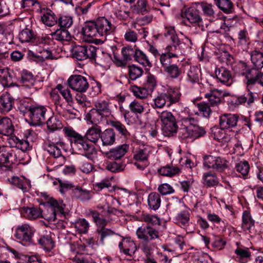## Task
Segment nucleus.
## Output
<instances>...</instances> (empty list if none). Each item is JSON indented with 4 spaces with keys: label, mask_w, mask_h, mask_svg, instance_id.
Segmentation results:
<instances>
[{
    "label": "nucleus",
    "mask_w": 263,
    "mask_h": 263,
    "mask_svg": "<svg viewBox=\"0 0 263 263\" xmlns=\"http://www.w3.org/2000/svg\"><path fill=\"white\" fill-rule=\"evenodd\" d=\"M239 116L236 114L224 113L219 117V126L222 129L231 130L237 126Z\"/></svg>",
    "instance_id": "obj_16"
},
{
    "label": "nucleus",
    "mask_w": 263,
    "mask_h": 263,
    "mask_svg": "<svg viewBox=\"0 0 263 263\" xmlns=\"http://www.w3.org/2000/svg\"><path fill=\"white\" fill-rule=\"evenodd\" d=\"M109 125L118 133L120 137L127 139L130 138V133L124 124L119 121L110 120Z\"/></svg>",
    "instance_id": "obj_34"
},
{
    "label": "nucleus",
    "mask_w": 263,
    "mask_h": 263,
    "mask_svg": "<svg viewBox=\"0 0 263 263\" xmlns=\"http://www.w3.org/2000/svg\"><path fill=\"white\" fill-rule=\"evenodd\" d=\"M67 82L72 89L79 92H86L89 86L87 78L79 74L71 76Z\"/></svg>",
    "instance_id": "obj_13"
},
{
    "label": "nucleus",
    "mask_w": 263,
    "mask_h": 263,
    "mask_svg": "<svg viewBox=\"0 0 263 263\" xmlns=\"http://www.w3.org/2000/svg\"><path fill=\"white\" fill-rule=\"evenodd\" d=\"M198 7L195 4L185 9L184 11H182L181 16L183 18H186L191 24H199L202 21V18L200 15L199 11L197 9Z\"/></svg>",
    "instance_id": "obj_23"
},
{
    "label": "nucleus",
    "mask_w": 263,
    "mask_h": 263,
    "mask_svg": "<svg viewBox=\"0 0 263 263\" xmlns=\"http://www.w3.org/2000/svg\"><path fill=\"white\" fill-rule=\"evenodd\" d=\"M104 118L105 117L93 107L85 116L86 120L89 121L93 125H98Z\"/></svg>",
    "instance_id": "obj_45"
},
{
    "label": "nucleus",
    "mask_w": 263,
    "mask_h": 263,
    "mask_svg": "<svg viewBox=\"0 0 263 263\" xmlns=\"http://www.w3.org/2000/svg\"><path fill=\"white\" fill-rule=\"evenodd\" d=\"M205 98L208 99L212 106L219 105L221 102L222 91L214 89L205 94Z\"/></svg>",
    "instance_id": "obj_41"
},
{
    "label": "nucleus",
    "mask_w": 263,
    "mask_h": 263,
    "mask_svg": "<svg viewBox=\"0 0 263 263\" xmlns=\"http://www.w3.org/2000/svg\"><path fill=\"white\" fill-rule=\"evenodd\" d=\"M14 127L11 120L6 117L0 118V135L7 137V142L10 147H16L23 152L30 151L32 147L33 138L35 133L32 130H28L26 139H20L13 135Z\"/></svg>",
    "instance_id": "obj_1"
},
{
    "label": "nucleus",
    "mask_w": 263,
    "mask_h": 263,
    "mask_svg": "<svg viewBox=\"0 0 263 263\" xmlns=\"http://www.w3.org/2000/svg\"><path fill=\"white\" fill-rule=\"evenodd\" d=\"M201 76V71L197 66H190L186 73L185 80L191 84H199Z\"/></svg>",
    "instance_id": "obj_33"
},
{
    "label": "nucleus",
    "mask_w": 263,
    "mask_h": 263,
    "mask_svg": "<svg viewBox=\"0 0 263 263\" xmlns=\"http://www.w3.org/2000/svg\"><path fill=\"white\" fill-rule=\"evenodd\" d=\"M48 203L49 208L48 211L51 212L49 216L46 218L50 221H55L57 216H62L64 213L65 205L62 201H58L54 199L49 200Z\"/></svg>",
    "instance_id": "obj_20"
},
{
    "label": "nucleus",
    "mask_w": 263,
    "mask_h": 263,
    "mask_svg": "<svg viewBox=\"0 0 263 263\" xmlns=\"http://www.w3.org/2000/svg\"><path fill=\"white\" fill-rule=\"evenodd\" d=\"M232 70L235 75L243 78V82L249 87L250 84L253 83L254 80L253 78L256 76V69L251 67L247 63L239 61L236 63L232 67Z\"/></svg>",
    "instance_id": "obj_4"
},
{
    "label": "nucleus",
    "mask_w": 263,
    "mask_h": 263,
    "mask_svg": "<svg viewBox=\"0 0 263 263\" xmlns=\"http://www.w3.org/2000/svg\"><path fill=\"white\" fill-rule=\"evenodd\" d=\"M53 40L63 42H69L71 40V35L70 32L65 28L58 29L54 32L51 33Z\"/></svg>",
    "instance_id": "obj_42"
},
{
    "label": "nucleus",
    "mask_w": 263,
    "mask_h": 263,
    "mask_svg": "<svg viewBox=\"0 0 263 263\" xmlns=\"http://www.w3.org/2000/svg\"><path fill=\"white\" fill-rule=\"evenodd\" d=\"M203 183L208 187H212L218 185L219 183L218 178L216 175L211 172H206L203 174L202 176Z\"/></svg>",
    "instance_id": "obj_55"
},
{
    "label": "nucleus",
    "mask_w": 263,
    "mask_h": 263,
    "mask_svg": "<svg viewBox=\"0 0 263 263\" xmlns=\"http://www.w3.org/2000/svg\"><path fill=\"white\" fill-rule=\"evenodd\" d=\"M129 90L135 97L142 100L146 99L151 94L143 85L141 86L132 85Z\"/></svg>",
    "instance_id": "obj_48"
},
{
    "label": "nucleus",
    "mask_w": 263,
    "mask_h": 263,
    "mask_svg": "<svg viewBox=\"0 0 263 263\" xmlns=\"http://www.w3.org/2000/svg\"><path fill=\"white\" fill-rule=\"evenodd\" d=\"M95 192L83 186L76 185L70 193L72 199L82 202H88L92 199Z\"/></svg>",
    "instance_id": "obj_17"
},
{
    "label": "nucleus",
    "mask_w": 263,
    "mask_h": 263,
    "mask_svg": "<svg viewBox=\"0 0 263 263\" xmlns=\"http://www.w3.org/2000/svg\"><path fill=\"white\" fill-rule=\"evenodd\" d=\"M119 248L121 252L129 256H132L137 251L136 245L130 237L123 238L119 243Z\"/></svg>",
    "instance_id": "obj_27"
},
{
    "label": "nucleus",
    "mask_w": 263,
    "mask_h": 263,
    "mask_svg": "<svg viewBox=\"0 0 263 263\" xmlns=\"http://www.w3.org/2000/svg\"><path fill=\"white\" fill-rule=\"evenodd\" d=\"M191 48L187 47L186 45H168L165 48L166 52L161 54L159 60H165L168 59L172 60V58H178Z\"/></svg>",
    "instance_id": "obj_14"
},
{
    "label": "nucleus",
    "mask_w": 263,
    "mask_h": 263,
    "mask_svg": "<svg viewBox=\"0 0 263 263\" xmlns=\"http://www.w3.org/2000/svg\"><path fill=\"white\" fill-rule=\"evenodd\" d=\"M250 37L246 29L240 30L238 33V45L246 48L250 44Z\"/></svg>",
    "instance_id": "obj_60"
},
{
    "label": "nucleus",
    "mask_w": 263,
    "mask_h": 263,
    "mask_svg": "<svg viewBox=\"0 0 263 263\" xmlns=\"http://www.w3.org/2000/svg\"><path fill=\"white\" fill-rule=\"evenodd\" d=\"M208 220L213 223L214 224H217L222 230L226 229L228 226V222L225 219H222L218 215L214 213L209 212L207 213Z\"/></svg>",
    "instance_id": "obj_53"
},
{
    "label": "nucleus",
    "mask_w": 263,
    "mask_h": 263,
    "mask_svg": "<svg viewBox=\"0 0 263 263\" xmlns=\"http://www.w3.org/2000/svg\"><path fill=\"white\" fill-rule=\"evenodd\" d=\"M246 85V90L243 93L233 96L229 101V104L236 107L240 105H245L251 106L257 99V94L252 91L255 86L250 88Z\"/></svg>",
    "instance_id": "obj_5"
},
{
    "label": "nucleus",
    "mask_w": 263,
    "mask_h": 263,
    "mask_svg": "<svg viewBox=\"0 0 263 263\" xmlns=\"http://www.w3.org/2000/svg\"><path fill=\"white\" fill-rule=\"evenodd\" d=\"M186 112H188L187 110L184 109L179 114L182 126L179 133L180 136L182 139H196L204 136L206 134L205 129L197 125V119L192 117L190 114L186 115Z\"/></svg>",
    "instance_id": "obj_2"
},
{
    "label": "nucleus",
    "mask_w": 263,
    "mask_h": 263,
    "mask_svg": "<svg viewBox=\"0 0 263 263\" xmlns=\"http://www.w3.org/2000/svg\"><path fill=\"white\" fill-rule=\"evenodd\" d=\"M21 81L24 85L31 87L34 85L35 78L31 72L27 70H23L21 72Z\"/></svg>",
    "instance_id": "obj_59"
},
{
    "label": "nucleus",
    "mask_w": 263,
    "mask_h": 263,
    "mask_svg": "<svg viewBox=\"0 0 263 263\" xmlns=\"http://www.w3.org/2000/svg\"><path fill=\"white\" fill-rule=\"evenodd\" d=\"M47 111L46 106L34 104L28 116L31 123L34 126L44 123L46 120Z\"/></svg>",
    "instance_id": "obj_12"
},
{
    "label": "nucleus",
    "mask_w": 263,
    "mask_h": 263,
    "mask_svg": "<svg viewBox=\"0 0 263 263\" xmlns=\"http://www.w3.org/2000/svg\"><path fill=\"white\" fill-rule=\"evenodd\" d=\"M235 168L237 172L242 175L244 179H246L250 170V165L247 161H240L236 164Z\"/></svg>",
    "instance_id": "obj_63"
},
{
    "label": "nucleus",
    "mask_w": 263,
    "mask_h": 263,
    "mask_svg": "<svg viewBox=\"0 0 263 263\" xmlns=\"http://www.w3.org/2000/svg\"><path fill=\"white\" fill-rule=\"evenodd\" d=\"M167 102V96L165 92L159 93L153 99V102L151 104L152 107L154 109H161L163 108Z\"/></svg>",
    "instance_id": "obj_54"
},
{
    "label": "nucleus",
    "mask_w": 263,
    "mask_h": 263,
    "mask_svg": "<svg viewBox=\"0 0 263 263\" xmlns=\"http://www.w3.org/2000/svg\"><path fill=\"white\" fill-rule=\"evenodd\" d=\"M215 4L220 10L226 14L234 11V6L231 0H215Z\"/></svg>",
    "instance_id": "obj_47"
},
{
    "label": "nucleus",
    "mask_w": 263,
    "mask_h": 263,
    "mask_svg": "<svg viewBox=\"0 0 263 263\" xmlns=\"http://www.w3.org/2000/svg\"><path fill=\"white\" fill-rule=\"evenodd\" d=\"M63 145V142L59 141L54 143L49 140L45 143L44 148L50 156H53L55 158H60L62 164L65 161V157L62 155V152L59 146L62 147Z\"/></svg>",
    "instance_id": "obj_21"
},
{
    "label": "nucleus",
    "mask_w": 263,
    "mask_h": 263,
    "mask_svg": "<svg viewBox=\"0 0 263 263\" xmlns=\"http://www.w3.org/2000/svg\"><path fill=\"white\" fill-rule=\"evenodd\" d=\"M142 85L152 93L157 86V77L149 72L148 73Z\"/></svg>",
    "instance_id": "obj_58"
},
{
    "label": "nucleus",
    "mask_w": 263,
    "mask_h": 263,
    "mask_svg": "<svg viewBox=\"0 0 263 263\" xmlns=\"http://www.w3.org/2000/svg\"><path fill=\"white\" fill-rule=\"evenodd\" d=\"M46 124L48 128L52 132L61 129L63 127L61 121L55 116L50 117L47 120Z\"/></svg>",
    "instance_id": "obj_62"
},
{
    "label": "nucleus",
    "mask_w": 263,
    "mask_h": 263,
    "mask_svg": "<svg viewBox=\"0 0 263 263\" xmlns=\"http://www.w3.org/2000/svg\"><path fill=\"white\" fill-rule=\"evenodd\" d=\"M158 172L160 175L163 176L173 177L178 175L180 172V170L177 166L166 165V166L160 167L158 170Z\"/></svg>",
    "instance_id": "obj_50"
},
{
    "label": "nucleus",
    "mask_w": 263,
    "mask_h": 263,
    "mask_svg": "<svg viewBox=\"0 0 263 263\" xmlns=\"http://www.w3.org/2000/svg\"><path fill=\"white\" fill-rule=\"evenodd\" d=\"M127 69L129 79L132 81H135L140 78L144 72L142 67L135 64L128 65Z\"/></svg>",
    "instance_id": "obj_51"
},
{
    "label": "nucleus",
    "mask_w": 263,
    "mask_h": 263,
    "mask_svg": "<svg viewBox=\"0 0 263 263\" xmlns=\"http://www.w3.org/2000/svg\"><path fill=\"white\" fill-rule=\"evenodd\" d=\"M101 141L103 146H109L116 142V134L114 128H108L101 132Z\"/></svg>",
    "instance_id": "obj_30"
},
{
    "label": "nucleus",
    "mask_w": 263,
    "mask_h": 263,
    "mask_svg": "<svg viewBox=\"0 0 263 263\" xmlns=\"http://www.w3.org/2000/svg\"><path fill=\"white\" fill-rule=\"evenodd\" d=\"M93 108L105 117H108L111 115L109 102L104 100H98L94 102Z\"/></svg>",
    "instance_id": "obj_38"
},
{
    "label": "nucleus",
    "mask_w": 263,
    "mask_h": 263,
    "mask_svg": "<svg viewBox=\"0 0 263 263\" xmlns=\"http://www.w3.org/2000/svg\"><path fill=\"white\" fill-rule=\"evenodd\" d=\"M161 203V196L158 193L154 192L148 195L147 204L149 209L156 211L160 208Z\"/></svg>",
    "instance_id": "obj_40"
},
{
    "label": "nucleus",
    "mask_w": 263,
    "mask_h": 263,
    "mask_svg": "<svg viewBox=\"0 0 263 263\" xmlns=\"http://www.w3.org/2000/svg\"><path fill=\"white\" fill-rule=\"evenodd\" d=\"M16 160L14 152L6 146H0V163L3 164L14 163Z\"/></svg>",
    "instance_id": "obj_28"
},
{
    "label": "nucleus",
    "mask_w": 263,
    "mask_h": 263,
    "mask_svg": "<svg viewBox=\"0 0 263 263\" xmlns=\"http://www.w3.org/2000/svg\"><path fill=\"white\" fill-rule=\"evenodd\" d=\"M37 242L41 247L46 252H50L55 246V242L50 235L41 236Z\"/></svg>",
    "instance_id": "obj_36"
},
{
    "label": "nucleus",
    "mask_w": 263,
    "mask_h": 263,
    "mask_svg": "<svg viewBox=\"0 0 263 263\" xmlns=\"http://www.w3.org/2000/svg\"><path fill=\"white\" fill-rule=\"evenodd\" d=\"M196 6H200L201 8L203 15L207 17L210 22L217 20L220 16V12H217L215 7L211 4L206 2L196 3Z\"/></svg>",
    "instance_id": "obj_22"
},
{
    "label": "nucleus",
    "mask_w": 263,
    "mask_h": 263,
    "mask_svg": "<svg viewBox=\"0 0 263 263\" xmlns=\"http://www.w3.org/2000/svg\"><path fill=\"white\" fill-rule=\"evenodd\" d=\"M22 215L28 219H35L41 217V209L37 207H23L21 210Z\"/></svg>",
    "instance_id": "obj_39"
},
{
    "label": "nucleus",
    "mask_w": 263,
    "mask_h": 263,
    "mask_svg": "<svg viewBox=\"0 0 263 263\" xmlns=\"http://www.w3.org/2000/svg\"><path fill=\"white\" fill-rule=\"evenodd\" d=\"M165 93L167 96V100L168 102L167 104V107H170L180 101L181 93L179 90L177 89H171Z\"/></svg>",
    "instance_id": "obj_56"
},
{
    "label": "nucleus",
    "mask_w": 263,
    "mask_h": 263,
    "mask_svg": "<svg viewBox=\"0 0 263 263\" xmlns=\"http://www.w3.org/2000/svg\"><path fill=\"white\" fill-rule=\"evenodd\" d=\"M241 229L243 231L254 237L257 234L255 229V220L253 219L249 211L245 210L242 215Z\"/></svg>",
    "instance_id": "obj_19"
},
{
    "label": "nucleus",
    "mask_w": 263,
    "mask_h": 263,
    "mask_svg": "<svg viewBox=\"0 0 263 263\" xmlns=\"http://www.w3.org/2000/svg\"><path fill=\"white\" fill-rule=\"evenodd\" d=\"M32 228L28 224L18 226L15 229L14 237L24 246H29L33 243Z\"/></svg>",
    "instance_id": "obj_9"
},
{
    "label": "nucleus",
    "mask_w": 263,
    "mask_h": 263,
    "mask_svg": "<svg viewBox=\"0 0 263 263\" xmlns=\"http://www.w3.org/2000/svg\"><path fill=\"white\" fill-rule=\"evenodd\" d=\"M136 234L138 238L141 240L159 239L161 236L158 230L151 225L143 224L138 227Z\"/></svg>",
    "instance_id": "obj_11"
},
{
    "label": "nucleus",
    "mask_w": 263,
    "mask_h": 263,
    "mask_svg": "<svg viewBox=\"0 0 263 263\" xmlns=\"http://www.w3.org/2000/svg\"><path fill=\"white\" fill-rule=\"evenodd\" d=\"M146 103L143 101L135 99L129 104L130 111L135 115L143 114L146 109Z\"/></svg>",
    "instance_id": "obj_43"
},
{
    "label": "nucleus",
    "mask_w": 263,
    "mask_h": 263,
    "mask_svg": "<svg viewBox=\"0 0 263 263\" xmlns=\"http://www.w3.org/2000/svg\"><path fill=\"white\" fill-rule=\"evenodd\" d=\"M215 74L217 80L221 83L227 86L231 84L230 81L232 80V74L231 71L227 68L223 66L216 67Z\"/></svg>",
    "instance_id": "obj_31"
},
{
    "label": "nucleus",
    "mask_w": 263,
    "mask_h": 263,
    "mask_svg": "<svg viewBox=\"0 0 263 263\" xmlns=\"http://www.w3.org/2000/svg\"><path fill=\"white\" fill-rule=\"evenodd\" d=\"M176 222L180 226H185L190 220V213L188 211L184 210L179 213L175 217Z\"/></svg>",
    "instance_id": "obj_61"
},
{
    "label": "nucleus",
    "mask_w": 263,
    "mask_h": 263,
    "mask_svg": "<svg viewBox=\"0 0 263 263\" xmlns=\"http://www.w3.org/2000/svg\"><path fill=\"white\" fill-rule=\"evenodd\" d=\"M36 33L30 28H25L18 34V39L22 43H31L33 44L35 41Z\"/></svg>",
    "instance_id": "obj_37"
},
{
    "label": "nucleus",
    "mask_w": 263,
    "mask_h": 263,
    "mask_svg": "<svg viewBox=\"0 0 263 263\" xmlns=\"http://www.w3.org/2000/svg\"><path fill=\"white\" fill-rule=\"evenodd\" d=\"M160 118L162 123V130L166 136H170L177 133L178 125L176 119L171 112L163 111L160 115Z\"/></svg>",
    "instance_id": "obj_6"
},
{
    "label": "nucleus",
    "mask_w": 263,
    "mask_h": 263,
    "mask_svg": "<svg viewBox=\"0 0 263 263\" xmlns=\"http://www.w3.org/2000/svg\"><path fill=\"white\" fill-rule=\"evenodd\" d=\"M64 132L66 136L68 138L72 147L79 153L88 159H91V155L95 151V147L85 140V137L71 127H65Z\"/></svg>",
    "instance_id": "obj_3"
},
{
    "label": "nucleus",
    "mask_w": 263,
    "mask_h": 263,
    "mask_svg": "<svg viewBox=\"0 0 263 263\" xmlns=\"http://www.w3.org/2000/svg\"><path fill=\"white\" fill-rule=\"evenodd\" d=\"M14 99L11 95L6 92L0 97V112L6 114L12 110L14 106Z\"/></svg>",
    "instance_id": "obj_29"
},
{
    "label": "nucleus",
    "mask_w": 263,
    "mask_h": 263,
    "mask_svg": "<svg viewBox=\"0 0 263 263\" xmlns=\"http://www.w3.org/2000/svg\"><path fill=\"white\" fill-rule=\"evenodd\" d=\"M96 23L95 22H86L82 28L81 33L86 37V42H92L93 37H99Z\"/></svg>",
    "instance_id": "obj_24"
},
{
    "label": "nucleus",
    "mask_w": 263,
    "mask_h": 263,
    "mask_svg": "<svg viewBox=\"0 0 263 263\" xmlns=\"http://www.w3.org/2000/svg\"><path fill=\"white\" fill-rule=\"evenodd\" d=\"M203 159V165L208 168H212L218 172H223L229 167L228 161L221 157L205 155Z\"/></svg>",
    "instance_id": "obj_10"
},
{
    "label": "nucleus",
    "mask_w": 263,
    "mask_h": 263,
    "mask_svg": "<svg viewBox=\"0 0 263 263\" xmlns=\"http://www.w3.org/2000/svg\"><path fill=\"white\" fill-rule=\"evenodd\" d=\"M151 151L152 148L149 146H141L135 152L133 158L138 162H147Z\"/></svg>",
    "instance_id": "obj_32"
},
{
    "label": "nucleus",
    "mask_w": 263,
    "mask_h": 263,
    "mask_svg": "<svg viewBox=\"0 0 263 263\" xmlns=\"http://www.w3.org/2000/svg\"><path fill=\"white\" fill-rule=\"evenodd\" d=\"M97 49V47L93 45L76 46L72 50V57L79 61L87 59L95 60Z\"/></svg>",
    "instance_id": "obj_7"
},
{
    "label": "nucleus",
    "mask_w": 263,
    "mask_h": 263,
    "mask_svg": "<svg viewBox=\"0 0 263 263\" xmlns=\"http://www.w3.org/2000/svg\"><path fill=\"white\" fill-rule=\"evenodd\" d=\"M140 221L154 227L155 225H160L161 221L157 215H152L148 213H142L140 215Z\"/></svg>",
    "instance_id": "obj_52"
},
{
    "label": "nucleus",
    "mask_w": 263,
    "mask_h": 263,
    "mask_svg": "<svg viewBox=\"0 0 263 263\" xmlns=\"http://www.w3.org/2000/svg\"><path fill=\"white\" fill-rule=\"evenodd\" d=\"M96 25L99 37L101 40H107L108 38L112 37L116 31V27L110 21L105 17L98 18L96 21Z\"/></svg>",
    "instance_id": "obj_8"
},
{
    "label": "nucleus",
    "mask_w": 263,
    "mask_h": 263,
    "mask_svg": "<svg viewBox=\"0 0 263 263\" xmlns=\"http://www.w3.org/2000/svg\"><path fill=\"white\" fill-rule=\"evenodd\" d=\"M136 49V46L134 48L130 46L123 47L121 50L122 59H120L115 55L114 57V63L118 66H125L128 61L132 60L133 58H134Z\"/></svg>",
    "instance_id": "obj_18"
},
{
    "label": "nucleus",
    "mask_w": 263,
    "mask_h": 263,
    "mask_svg": "<svg viewBox=\"0 0 263 263\" xmlns=\"http://www.w3.org/2000/svg\"><path fill=\"white\" fill-rule=\"evenodd\" d=\"M89 227L88 222L85 219H79L74 224V228L76 231L80 234L86 233L87 232Z\"/></svg>",
    "instance_id": "obj_64"
},
{
    "label": "nucleus",
    "mask_w": 263,
    "mask_h": 263,
    "mask_svg": "<svg viewBox=\"0 0 263 263\" xmlns=\"http://www.w3.org/2000/svg\"><path fill=\"white\" fill-rule=\"evenodd\" d=\"M238 261L240 263H246L250 260L251 252L248 248L237 247L234 251Z\"/></svg>",
    "instance_id": "obj_46"
},
{
    "label": "nucleus",
    "mask_w": 263,
    "mask_h": 263,
    "mask_svg": "<svg viewBox=\"0 0 263 263\" xmlns=\"http://www.w3.org/2000/svg\"><path fill=\"white\" fill-rule=\"evenodd\" d=\"M134 60L144 66L149 67L152 66V64L146 54L137 48L135 53Z\"/></svg>",
    "instance_id": "obj_57"
},
{
    "label": "nucleus",
    "mask_w": 263,
    "mask_h": 263,
    "mask_svg": "<svg viewBox=\"0 0 263 263\" xmlns=\"http://www.w3.org/2000/svg\"><path fill=\"white\" fill-rule=\"evenodd\" d=\"M101 132L100 126L92 125L87 130L84 137L90 142L96 143L101 138Z\"/></svg>",
    "instance_id": "obj_35"
},
{
    "label": "nucleus",
    "mask_w": 263,
    "mask_h": 263,
    "mask_svg": "<svg viewBox=\"0 0 263 263\" xmlns=\"http://www.w3.org/2000/svg\"><path fill=\"white\" fill-rule=\"evenodd\" d=\"M37 13L41 14V20L46 26L52 27L58 23V17L50 9L42 7Z\"/></svg>",
    "instance_id": "obj_25"
},
{
    "label": "nucleus",
    "mask_w": 263,
    "mask_h": 263,
    "mask_svg": "<svg viewBox=\"0 0 263 263\" xmlns=\"http://www.w3.org/2000/svg\"><path fill=\"white\" fill-rule=\"evenodd\" d=\"M37 46L40 48L45 49L49 48L54 44L52 37L47 35L44 36L35 37V41L33 43Z\"/></svg>",
    "instance_id": "obj_49"
},
{
    "label": "nucleus",
    "mask_w": 263,
    "mask_h": 263,
    "mask_svg": "<svg viewBox=\"0 0 263 263\" xmlns=\"http://www.w3.org/2000/svg\"><path fill=\"white\" fill-rule=\"evenodd\" d=\"M0 82L4 87L14 86L12 75L8 68L0 70Z\"/></svg>",
    "instance_id": "obj_44"
},
{
    "label": "nucleus",
    "mask_w": 263,
    "mask_h": 263,
    "mask_svg": "<svg viewBox=\"0 0 263 263\" xmlns=\"http://www.w3.org/2000/svg\"><path fill=\"white\" fill-rule=\"evenodd\" d=\"M129 145L123 144L111 148L106 153V156L111 160H118L121 159L128 151Z\"/></svg>",
    "instance_id": "obj_26"
},
{
    "label": "nucleus",
    "mask_w": 263,
    "mask_h": 263,
    "mask_svg": "<svg viewBox=\"0 0 263 263\" xmlns=\"http://www.w3.org/2000/svg\"><path fill=\"white\" fill-rule=\"evenodd\" d=\"M159 60L164 71L168 77L173 79H176L181 76L182 70L180 64H174L172 60L168 59L165 60Z\"/></svg>",
    "instance_id": "obj_15"
}]
</instances>
